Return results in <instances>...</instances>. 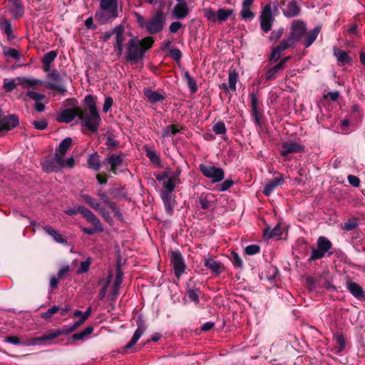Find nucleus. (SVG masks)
<instances>
[{
	"label": "nucleus",
	"instance_id": "f257e3e1",
	"mask_svg": "<svg viewBox=\"0 0 365 365\" xmlns=\"http://www.w3.org/2000/svg\"><path fill=\"white\" fill-rule=\"evenodd\" d=\"M86 109H80L79 119L81 124L92 133H96L101 122V118L96 106V101L91 95L84 98Z\"/></svg>",
	"mask_w": 365,
	"mask_h": 365
},
{
	"label": "nucleus",
	"instance_id": "f03ea898",
	"mask_svg": "<svg viewBox=\"0 0 365 365\" xmlns=\"http://www.w3.org/2000/svg\"><path fill=\"white\" fill-rule=\"evenodd\" d=\"M118 0H101L100 9L96 14V19L102 24L118 16Z\"/></svg>",
	"mask_w": 365,
	"mask_h": 365
},
{
	"label": "nucleus",
	"instance_id": "7ed1b4c3",
	"mask_svg": "<svg viewBox=\"0 0 365 365\" xmlns=\"http://www.w3.org/2000/svg\"><path fill=\"white\" fill-rule=\"evenodd\" d=\"M317 247H312L309 260H317L323 258L326 255L331 256L332 252L329 250L332 247V243L327 237L321 236L317 239Z\"/></svg>",
	"mask_w": 365,
	"mask_h": 365
},
{
	"label": "nucleus",
	"instance_id": "20e7f679",
	"mask_svg": "<svg viewBox=\"0 0 365 365\" xmlns=\"http://www.w3.org/2000/svg\"><path fill=\"white\" fill-rule=\"evenodd\" d=\"M200 170L205 177L210 178L213 182H220L224 178V171L222 169L213 165L201 164Z\"/></svg>",
	"mask_w": 365,
	"mask_h": 365
},
{
	"label": "nucleus",
	"instance_id": "39448f33",
	"mask_svg": "<svg viewBox=\"0 0 365 365\" xmlns=\"http://www.w3.org/2000/svg\"><path fill=\"white\" fill-rule=\"evenodd\" d=\"M274 20L271 5H265L260 15V26L262 30L266 33L272 29Z\"/></svg>",
	"mask_w": 365,
	"mask_h": 365
},
{
	"label": "nucleus",
	"instance_id": "423d86ee",
	"mask_svg": "<svg viewBox=\"0 0 365 365\" xmlns=\"http://www.w3.org/2000/svg\"><path fill=\"white\" fill-rule=\"evenodd\" d=\"M82 200L89 205L91 207L98 211L100 215L103 217V218L108 222L110 223L112 221L111 217L108 212L106 210V209L101 206V205L97 202V200L92 197L83 195L81 196Z\"/></svg>",
	"mask_w": 365,
	"mask_h": 365
},
{
	"label": "nucleus",
	"instance_id": "0eeeda50",
	"mask_svg": "<svg viewBox=\"0 0 365 365\" xmlns=\"http://www.w3.org/2000/svg\"><path fill=\"white\" fill-rule=\"evenodd\" d=\"M43 170L46 173L58 172L62 169L61 155L54 154L53 157L46 159L42 163Z\"/></svg>",
	"mask_w": 365,
	"mask_h": 365
},
{
	"label": "nucleus",
	"instance_id": "6e6552de",
	"mask_svg": "<svg viewBox=\"0 0 365 365\" xmlns=\"http://www.w3.org/2000/svg\"><path fill=\"white\" fill-rule=\"evenodd\" d=\"M171 263L173 265L176 277L179 278L185 269L184 259L180 252H171Z\"/></svg>",
	"mask_w": 365,
	"mask_h": 365
},
{
	"label": "nucleus",
	"instance_id": "1a4fd4ad",
	"mask_svg": "<svg viewBox=\"0 0 365 365\" xmlns=\"http://www.w3.org/2000/svg\"><path fill=\"white\" fill-rule=\"evenodd\" d=\"M307 31L306 25L303 21H296L292 24L290 36L293 37L296 41L302 38Z\"/></svg>",
	"mask_w": 365,
	"mask_h": 365
},
{
	"label": "nucleus",
	"instance_id": "9d476101",
	"mask_svg": "<svg viewBox=\"0 0 365 365\" xmlns=\"http://www.w3.org/2000/svg\"><path fill=\"white\" fill-rule=\"evenodd\" d=\"M18 123V118L14 115H8L4 118L0 117V133L14 128L17 126Z\"/></svg>",
	"mask_w": 365,
	"mask_h": 365
},
{
	"label": "nucleus",
	"instance_id": "9b49d317",
	"mask_svg": "<svg viewBox=\"0 0 365 365\" xmlns=\"http://www.w3.org/2000/svg\"><path fill=\"white\" fill-rule=\"evenodd\" d=\"M81 108H68L62 110L58 115V120L63 123H70L76 117L79 118Z\"/></svg>",
	"mask_w": 365,
	"mask_h": 365
},
{
	"label": "nucleus",
	"instance_id": "f8f14e48",
	"mask_svg": "<svg viewBox=\"0 0 365 365\" xmlns=\"http://www.w3.org/2000/svg\"><path fill=\"white\" fill-rule=\"evenodd\" d=\"M303 150V147L299 143L294 141L285 142L282 145L280 153L283 156H286L290 153L300 152Z\"/></svg>",
	"mask_w": 365,
	"mask_h": 365
},
{
	"label": "nucleus",
	"instance_id": "ddd939ff",
	"mask_svg": "<svg viewBox=\"0 0 365 365\" xmlns=\"http://www.w3.org/2000/svg\"><path fill=\"white\" fill-rule=\"evenodd\" d=\"M61 335H63L62 331H61V329H56L53 331H50L47 334H45L42 336L31 339V341L29 343V345H40L45 341L54 339Z\"/></svg>",
	"mask_w": 365,
	"mask_h": 365
},
{
	"label": "nucleus",
	"instance_id": "4468645a",
	"mask_svg": "<svg viewBox=\"0 0 365 365\" xmlns=\"http://www.w3.org/2000/svg\"><path fill=\"white\" fill-rule=\"evenodd\" d=\"M204 265L212 272L219 275L224 271V267L220 262L215 261L210 257H205Z\"/></svg>",
	"mask_w": 365,
	"mask_h": 365
},
{
	"label": "nucleus",
	"instance_id": "2eb2a0df",
	"mask_svg": "<svg viewBox=\"0 0 365 365\" xmlns=\"http://www.w3.org/2000/svg\"><path fill=\"white\" fill-rule=\"evenodd\" d=\"M9 11L14 18H19L24 14V6L21 0H9Z\"/></svg>",
	"mask_w": 365,
	"mask_h": 365
},
{
	"label": "nucleus",
	"instance_id": "dca6fc26",
	"mask_svg": "<svg viewBox=\"0 0 365 365\" xmlns=\"http://www.w3.org/2000/svg\"><path fill=\"white\" fill-rule=\"evenodd\" d=\"M160 197L163 202L166 212L171 215L175 205V200L173 195L160 192Z\"/></svg>",
	"mask_w": 365,
	"mask_h": 365
},
{
	"label": "nucleus",
	"instance_id": "f3484780",
	"mask_svg": "<svg viewBox=\"0 0 365 365\" xmlns=\"http://www.w3.org/2000/svg\"><path fill=\"white\" fill-rule=\"evenodd\" d=\"M98 197L102 200V202L106 205L108 208L114 213V215L118 217V219L122 218V215L118 207L115 206V205L113 202H111L109 201V197L107 195L106 193L100 191L98 193Z\"/></svg>",
	"mask_w": 365,
	"mask_h": 365
},
{
	"label": "nucleus",
	"instance_id": "a211bd4d",
	"mask_svg": "<svg viewBox=\"0 0 365 365\" xmlns=\"http://www.w3.org/2000/svg\"><path fill=\"white\" fill-rule=\"evenodd\" d=\"M43 230L46 234L50 235L54 241L58 243L66 245L67 244V240L64 237L63 235L59 233L57 230L53 229L52 227L49 225H45L43 227Z\"/></svg>",
	"mask_w": 365,
	"mask_h": 365
},
{
	"label": "nucleus",
	"instance_id": "6ab92c4d",
	"mask_svg": "<svg viewBox=\"0 0 365 365\" xmlns=\"http://www.w3.org/2000/svg\"><path fill=\"white\" fill-rule=\"evenodd\" d=\"M153 43L152 37H146L141 41L138 40V59L143 58L144 53L152 47Z\"/></svg>",
	"mask_w": 365,
	"mask_h": 365
},
{
	"label": "nucleus",
	"instance_id": "aec40b11",
	"mask_svg": "<svg viewBox=\"0 0 365 365\" xmlns=\"http://www.w3.org/2000/svg\"><path fill=\"white\" fill-rule=\"evenodd\" d=\"M300 9L295 1H289L283 9V14L287 17H294L299 14Z\"/></svg>",
	"mask_w": 365,
	"mask_h": 365
},
{
	"label": "nucleus",
	"instance_id": "412c9836",
	"mask_svg": "<svg viewBox=\"0 0 365 365\" xmlns=\"http://www.w3.org/2000/svg\"><path fill=\"white\" fill-rule=\"evenodd\" d=\"M284 182V178L282 176L276 178L266 184L264 186L263 193L266 196L270 195V194L275 190V188L282 185Z\"/></svg>",
	"mask_w": 365,
	"mask_h": 365
},
{
	"label": "nucleus",
	"instance_id": "4be33fe9",
	"mask_svg": "<svg viewBox=\"0 0 365 365\" xmlns=\"http://www.w3.org/2000/svg\"><path fill=\"white\" fill-rule=\"evenodd\" d=\"M123 32L124 29L121 26H117L113 29V33L115 36L116 48L118 53H121L123 51V42L124 41Z\"/></svg>",
	"mask_w": 365,
	"mask_h": 365
},
{
	"label": "nucleus",
	"instance_id": "5701e85b",
	"mask_svg": "<svg viewBox=\"0 0 365 365\" xmlns=\"http://www.w3.org/2000/svg\"><path fill=\"white\" fill-rule=\"evenodd\" d=\"M78 210L91 224L98 225V223H101L99 219L90 210L82 206H78Z\"/></svg>",
	"mask_w": 365,
	"mask_h": 365
},
{
	"label": "nucleus",
	"instance_id": "b1692460",
	"mask_svg": "<svg viewBox=\"0 0 365 365\" xmlns=\"http://www.w3.org/2000/svg\"><path fill=\"white\" fill-rule=\"evenodd\" d=\"M72 138L70 137L63 139L56 149V154H58L61 157H64L72 145Z\"/></svg>",
	"mask_w": 365,
	"mask_h": 365
},
{
	"label": "nucleus",
	"instance_id": "393cba45",
	"mask_svg": "<svg viewBox=\"0 0 365 365\" xmlns=\"http://www.w3.org/2000/svg\"><path fill=\"white\" fill-rule=\"evenodd\" d=\"M107 162L110 165V170L114 174L117 173L118 168L120 167L123 162V158L120 155H111L107 158Z\"/></svg>",
	"mask_w": 365,
	"mask_h": 365
},
{
	"label": "nucleus",
	"instance_id": "a878e982",
	"mask_svg": "<svg viewBox=\"0 0 365 365\" xmlns=\"http://www.w3.org/2000/svg\"><path fill=\"white\" fill-rule=\"evenodd\" d=\"M188 13V7L185 1L178 3L173 9V14L177 19H184Z\"/></svg>",
	"mask_w": 365,
	"mask_h": 365
},
{
	"label": "nucleus",
	"instance_id": "bb28decb",
	"mask_svg": "<svg viewBox=\"0 0 365 365\" xmlns=\"http://www.w3.org/2000/svg\"><path fill=\"white\" fill-rule=\"evenodd\" d=\"M163 28V22L161 17L157 16L151 19L147 24L148 30L153 34L160 31Z\"/></svg>",
	"mask_w": 365,
	"mask_h": 365
},
{
	"label": "nucleus",
	"instance_id": "cd10ccee",
	"mask_svg": "<svg viewBox=\"0 0 365 365\" xmlns=\"http://www.w3.org/2000/svg\"><path fill=\"white\" fill-rule=\"evenodd\" d=\"M57 52L55 51H51L43 56L42 63L44 71H48L49 68H51L52 62L55 60Z\"/></svg>",
	"mask_w": 365,
	"mask_h": 365
},
{
	"label": "nucleus",
	"instance_id": "c85d7f7f",
	"mask_svg": "<svg viewBox=\"0 0 365 365\" xmlns=\"http://www.w3.org/2000/svg\"><path fill=\"white\" fill-rule=\"evenodd\" d=\"M334 55L336 58L338 62L342 65L349 63L351 61V58L346 51L341 49L334 48Z\"/></svg>",
	"mask_w": 365,
	"mask_h": 365
},
{
	"label": "nucleus",
	"instance_id": "c756f323",
	"mask_svg": "<svg viewBox=\"0 0 365 365\" xmlns=\"http://www.w3.org/2000/svg\"><path fill=\"white\" fill-rule=\"evenodd\" d=\"M122 279L123 272L120 269V264L118 262L117 265V275L114 282L113 292L110 297L111 300H114L115 299V297L118 295L119 287L122 283Z\"/></svg>",
	"mask_w": 365,
	"mask_h": 365
},
{
	"label": "nucleus",
	"instance_id": "7c9ffc66",
	"mask_svg": "<svg viewBox=\"0 0 365 365\" xmlns=\"http://www.w3.org/2000/svg\"><path fill=\"white\" fill-rule=\"evenodd\" d=\"M127 58L128 60L134 62L137 59V40L134 38L129 41Z\"/></svg>",
	"mask_w": 365,
	"mask_h": 365
},
{
	"label": "nucleus",
	"instance_id": "2f4dec72",
	"mask_svg": "<svg viewBox=\"0 0 365 365\" xmlns=\"http://www.w3.org/2000/svg\"><path fill=\"white\" fill-rule=\"evenodd\" d=\"M180 128L177 125H169L162 130L161 136L163 138L172 137L180 133Z\"/></svg>",
	"mask_w": 365,
	"mask_h": 365
},
{
	"label": "nucleus",
	"instance_id": "473e14b6",
	"mask_svg": "<svg viewBox=\"0 0 365 365\" xmlns=\"http://www.w3.org/2000/svg\"><path fill=\"white\" fill-rule=\"evenodd\" d=\"M144 149L146 153V156L150 159V160L155 165H160V158L159 155L157 154L155 150H154L152 148L148 145H145Z\"/></svg>",
	"mask_w": 365,
	"mask_h": 365
},
{
	"label": "nucleus",
	"instance_id": "72a5a7b5",
	"mask_svg": "<svg viewBox=\"0 0 365 365\" xmlns=\"http://www.w3.org/2000/svg\"><path fill=\"white\" fill-rule=\"evenodd\" d=\"M18 81V83L22 86L24 88L34 87L38 84H41V81L33 78H19Z\"/></svg>",
	"mask_w": 365,
	"mask_h": 365
},
{
	"label": "nucleus",
	"instance_id": "f704fd0d",
	"mask_svg": "<svg viewBox=\"0 0 365 365\" xmlns=\"http://www.w3.org/2000/svg\"><path fill=\"white\" fill-rule=\"evenodd\" d=\"M349 291L356 297H364L362 287L356 282H349L347 284Z\"/></svg>",
	"mask_w": 365,
	"mask_h": 365
},
{
	"label": "nucleus",
	"instance_id": "c9c22d12",
	"mask_svg": "<svg viewBox=\"0 0 365 365\" xmlns=\"http://www.w3.org/2000/svg\"><path fill=\"white\" fill-rule=\"evenodd\" d=\"M144 94L152 103L160 102L165 98L163 95L149 88H145L144 90Z\"/></svg>",
	"mask_w": 365,
	"mask_h": 365
},
{
	"label": "nucleus",
	"instance_id": "e433bc0d",
	"mask_svg": "<svg viewBox=\"0 0 365 365\" xmlns=\"http://www.w3.org/2000/svg\"><path fill=\"white\" fill-rule=\"evenodd\" d=\"M0 29L6 35L9 40H11L14 38L11 24L9 21L6 19L1 20Z\"/></svg>",
	"mask_w": 365,
	"mask_h": 365
},
{
	"label": "nucleus",
	"instance_id": "4c0bfd02",
	"mask_svg": "<svg viewBox=\"0 0 365 365\" xmlns=\"http://www.w3.org/2000/svg\"><path fill=\"white\" fill-rule=\"evenodd\" d=\"M320 28L319 26H316L307 34L304 40L305 47L307 48L312 44V43L316 40Z\"/></svg>",
	"mask_w": 365,
	"mask_h": 365
},
{
	"label": "nucleus",
	"instance_id": "58836bf2",
	"mask_svg": "<svg viewBox=\"0 0 365 365\" xmlns=\"http://www.w3.org/2000/svg\"><path fill=\"white\" fill-rule=\"evenodd\" d=\"M93 331V328L92 327H88L83 330L73 334L72 339L76 341H83L84 339H87L88 336L92 334Z\"/></svg>",
	"mask_w": 365,
	"mask_h": 365
},
{
	"label": "nucleus",
	"instance_id": "ea45409f",
	"mask_svg": "<svg viewBox=\"0 0 365 365\" xmlns=\"http://www.w3.org/2000/svg\"><path fill=\"white\" fill-rule=\"evenodd\" d=\"M88 164L91 168L98 171L101 167L98 155L97 153L90 155L88 158Z\"/></svg>",
	"mask_w": 365,
	"mask_h": 365
},
{
	"label": "nucleus",
	"instance_id": "a19ab883",
	"mask_svg": "<svg viewBox=\"0 0 365 365\" xmlns=\"http://www.w3.org/2000/svg\"><path fill=\"white\" fill-rule=\"evenodd\" d=\"M282 235V229L279 225H276L273 229H266L264 235L268 238L279 237Z\"/></svg>",
	"mask_w": 365,
	"mask_h": 365
},
{
	"label": "nucleus",
	"instance_id": "79ce46f5",
	"mask_svg": "<svg viewBox=\"0 0 365 365\" xmlns=\"http://www.w3.org/2000/svg\"><path fill=\"white\" fill-rule=\"evenodd\" d=\"M282 70L280 68V66H278L277 64L274 66L273 67L269 68L266 72V80L267 81H273L274 80L279 72Z\"/></svg>",
	"mask_w": 365,
	"mask_h": 365
},
{
	"label": "nucleus",
	"instance_id": "37998d69",
	"mask_svg": "<svg viewBox=\"0 0 365 365\" xmlns=\"http://www.w3.org/2000/svg\"><path fill=\"white\" fill-rule=\"evenodd\" d=\"M232 14V10L220 9L217 13V21H225Z\"/></svg>",
	"mask_w": 365,
	"mask_h": 365
},
{
	"label": "nucleus",
	"instance_id": "c03bdc74",
	"mask_svg": "<svg viewBox=\"0 0 365 365\" xmlns=\"http://www.w3.org/2000/svg\"><path fill=\"white\" fill-rule=\"evenodd\" d=\"M176 184L170 180L168 178L163 181V190L160 192H164L167 194H173L175 187H176Z\"/></svg>",
	"mask_w": 365,
	"mask_h": 365
},
{
	"label": "nucleus",
	"instance_id": "a18cd8bd",
	"mask_svg": "<svg viewBox=\"0 0 365 365\" xmlns=\"http://www.w3.org/2000/svg\"><path fill=\"white\" fill-rule=\"evenodd\" d=\"M181 174V170L178 168L177 170L171 172L166 173L168 178L173 182L175 184L178 185L180 182V175Z\"/></svg>",
	"mask_w": 365,
	"mask_h": 365
},
{
	"label": "nucleus",
	"instance_id": "49530a36",
	"mask_svg": "<svg viewBox=\"0 0 365 365\" xmlns=\"http://www.w3.org/2000/svg\"><path fill=\"white\" fill-rule=\"evenodd\" d=\"M185 78L187 81V86L192 93H194L197 90V83L195 79H193L188 72L185 73Z\"/></svg>",
	"mask_w": 365,
	"mask_h": 365
},
{
	"label": "nucleus",
	"instance_id": "de8ad7c7",
	"mask_svg": "<svg viewBox=\"0 0 365 365\" xmlns=\"http://www.w3.org/2000/svg\"><path fill=\"white\" fill-rule=\"evenodd\" d=\"M212 130L217 135H225L227 132V128L225 127V123L222 121H218L217 123L213 125Z\"/></svg>",
	"mask_w": 365,
	"mask_h": 365
},
{
	"label": "nucleus",
	"instance_id": "09e8293b",
	"mask_svg": "<svg viewBox=\"0 0 365 365\" xmlns=\"http://www.w3.org/2000/svg\"><path fill=\"white\" fill-rule=\"evenodd\" d=\"M93 225V228H86L83 227L82 228V231L83 233L87 235H93L96 232H102L103 230V227L101 223L97 224H92Z\"/></svg>",
	"mask_w": 365,
	"mask_h": 365
},
{
	"label": "nucleus",
	"instance_id": "8fccbe9b",
	"mask_svg": "<svg viewBox=\"0 0 365 365\" xmlns=\"http://www.w3.org/2000/svg\"><path fill=\"white\" fill-rule=\"evenodd\" d=\"M238 80V75L236 72L232 71L230 72L229 77H228V83L230 88L235 91H236V83Z\"/></svg>",
	"mask_w": 365,
	"mask_h": 365
},
{
	"label": "nucleus",
	"instance_id": "3c124183",
	"mask_svg": "<svg viewBox=\"0 0 365 365\" xmlns=\"http://www.w3.org/2000/svg\"><path fill=\"white\" fill-rule=\"evenodd\" d=\"M295 39L290 35L287 39H284L278 46L283 51L295 44Z\"/></svg>",
	"mask_w": 365,
	"mask_h": 365
},
{
	"label": "nucleus",
	"instance_id": "603ef678",
	"mask_svg": "<svg viewBox=\"0 0 365 365\" xmlns=\"http://www.w3.org/2000/svg\"><path fill=\"white\" fill-rule=\"evenodd\" d=\"M45 86L48 89H55L61 93H63L66 91V88L64 86L58 84L54 82L47 81L45 83Z\"/></svg>",
	"mask_w": 365,
	"mask_h": 365
},
{
	"label": "nucleus",
	"instance_id": "864d4df0",
	"mask_svg": "<svg viewBox=\"0 0 365 365\" xmlns=\"http://www.w3.org/2000/svg\"><path fill=\"white\" fill-rule=\"evenodd\" d=\"M282 53L283 51L279 46H277L272 50L269 56V61L272 63L277 62L282 56Z\"/></svg>",
	"mask_w": 365,
	"mask_h": 365
},
{
	"label": "nucleus",
	"instance_id": "5fc2aeb1",
	"mask_svg": "<svg viewBox=\"0 0 365 365\" xmlns=\"http://www.w3.org/2000/svg\"><path fill=\"white\" fill-rule=\"evenodd\" d=\"M91 264V257H88L86 260L81 262L79 268L76 271L77 274H83L88 271Z\"/></svg>",
	"mask_w": 365,
	"mask_h": 365
},
{
	"label": "nucleus",
	"instance_id": "6e6d98bb",
	"mask_svg": "<svg viewBox=\"0 0 365 365\" xmlns=\"http://www.w3.org/2000/svg\"><path fill=\"white\" fill-rule=\"evenodd\" d=\"M205 17L211 22L217 21V14L212 9L207 8L203 10Z\"/></svg>",
	"mask_w": 365,
	"mask_h": 365
},
{
	"label": "nucleus",
	"instance_id": "4d7b16f0",
	"mask_svg": "<svg viewBox=\"0 0 365 365\" xmlns=\"http://www.w3.org/2000/svg\"><path fill=\"white\" fill-rule=\"evenodd\" d=\"M17 85L19 84L16 83L14 79H4L3 87L6 91L10 92L13 91Z\"/></svg>",
	"mask_w": 365,
	"mask_h": 365
},
{
	"label": "nucleus",
	"instance_id": "13d9d810",
	"mask_svg": "<svg viewBox=\"0 0 365 365\" xmlns=\"http://www.w3.org/2000/svg\"><path fill=\"white\" fill-rule=\"evenodd\" d=\"M4 54L6 56L11 57L14 59H19L20 58V54L19 51L13 48H4Z\"/></svg>",
	"mask_w": 365,
	"mask_h": 365
},
{
	"label": "nucleus",
	"instance_id": "bf43d9fd",
	"mask_svg": "<svg viewBox=\"0 0 365 365\" xmlns=\"http://www.w3.org/2000/svg\"><path fill=\"white\" fill-rule=\"evenodd\" d=\"M359 226V223L356 219H350L344 224L343 230L345 231H351Z\"/></svg>",
	"mask_w": 365,
	"mask_h": 365
},
{
	"label": "nucleus",
	"instance_id": "052dcab7",
	"mask_svg": "<svg viewBox=\"0 0 365 365\" xmlns=\"http://www.w3.org/2000/svg\"><path fill=\"white\" fill-rule=\"evenodd\" d=\"M63 158L64 157H61V160L62 162V169L63 168H72L74 167L76 162L73 157H70L66 159H64Z\"/></svg>",
	"mask_w": 365,
	"mask_h": 365
},
{
	"label": "nucleus",
	"instance_id": "680f3d73",
	"mask_svg": "<svg viewBox=\"0 0 365 365\" xmlns=\"http://www.w3.org/2000/svg\"><path fill=\"white\" fill-rule=\"evenodd\" d=\"M199 294H200V291L199 289H189L187 291V296L189 297V299L194 302L195 304H198L199 302H200V299H199Z\"/></svg>",
	"mask_w": 365,
	"mask_h": 365
},
{
	"label": "nucleus",
	"instance_id": "e2e57ef3",
	"mask_svg": "<svg viewBox=\"0 0 365 365\" xmlns=\"http://www.w3.org/2000/svg\"><path fill=\"white\" fill-rule=\"evenodd\" d=\"M26 96L30 98L33 99L34 101H35V102L38 101H43L45 98L44 95L30 90L27 91Z\"/></svg>",
	"mask_w": 365,
	"mask_h": 365
},
{
	"label": "nucleus",
	"instance_id": "0e129e2a",
	"mask_svg": "<svg viewBox=\"0 0 365 365\" xmlns=\"http://www.w3.org/2000/svg\"><path fill=\"white\" fill-rule=\"evenodd\" d=\"M240 15L245 20H251L255 16L254 13L250 11V8L247 7H242Z\"/></svg>",
	"mask_w": 365,
	"mask_h": 365
},
{
	"label": "nucleus",
	"instance_id": "69168bd1",
	"mask_svg": "<svg viewBox=\"0 0 365 365\" xmlns=\"http://www.w3.org/2000/svg\"><path fill=\"white\" fill-rule=\"evenodd\" d=\"M46 72L47 73V76L54 81H59L61 78L59 73L56 69L51 70L49 68L48 71Z\"/></svg>",
	"mask_w": 365,
	"mask_h": 365
},
{
	"label": "nucleus",
	"instance_id": "338daca9",
	"mask_svg": "<svg viewBox=\"0 0 365 365\" xmlns=\"http://www.w3.org/2000/svg\"><path fill=\"white\" fill-rule=\"evenodd\" d=\"M60 310V307L54 305L47 310L46 312L41 314L42 318H49Z\"/></svg>",
	"mask_w": 365,
	"mask_h": 365
},
{
	"label": "nucleus",
	"instance_id": "774afa93",
	"mask_svg": "<svg viewBox=\"0 0 365 365\" xmlns=\"http://www.w3.org/2000/svg\"><path fill=\"white\" fill-rule=\"evenodd\" d=\"M259 247L257 245H251L245 247V253L249 255H252L259 252Z\"/></svg>",
	"mask_w": 365,
	"mask_h": 365
}]
</instances>
